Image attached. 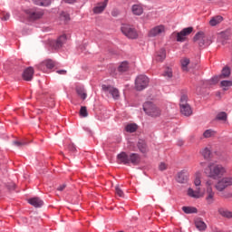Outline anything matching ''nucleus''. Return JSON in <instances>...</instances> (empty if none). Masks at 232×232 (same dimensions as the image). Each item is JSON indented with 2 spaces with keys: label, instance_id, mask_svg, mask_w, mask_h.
I'll return each mask as SVG.
<instances>
[{
  "label": "nucleus",
  "instance_id": "6ab92c4d",
  "mask_svg": "<svg viewBox=\"0 0 232 232\" xmlns=\"http://www.w3.org/2000/svg\"><path fill=\"white\" fill-rule=\"evenodd\" d=\"M66 41L67 36L65 34H63L62 36L58 37L57 41H55L53 44L54 49L62 48L63 44H64Z\"/></svg>",
  "mask_w": 232,
  "mask_h": 232
},
{
  "label": "nucleus",
  "instance_id": "ddd939ff",
  "mask_svg": "<svg viewBox=\"0 0 232 232\" xmlns=\"http://www.w3.org/2000/svg\"><path fill=\"white\" fill-rule=\"evenodd\" d=\"M34 67H27V69L23 72V80L25 82H31L32 79H34Z\"/></svg>",
  "mask_w": 232,
  "mask_h": 232
},
{
  "label": "nucleus",
  "instance_id": "f704fd0d",
  "mask_svg": "<svg viewBox=\"0 0 232 232\" xmlns=\"http://www.w3.org/2000/svg\"><path fill=\"white\" fill-rule=\"evenodd\" d=\"M163 77H164V78H169V79H170L171 77H173V72L171 71L170 68L167 67V68L164 70Z\"/></svg>",
  "mask_w": 232,
  "mask_h": 232
},
{
  "label": "nucleus",
  "instance_id": "9b49d317",
  "mask_svg": "<svg viewBox=\"0 0 232 232\" xmlns=\"http://www.w3.org/2000/svg\"><path fill=\"white\" fill-rule=\"evenodd\" d=\"M107 5H108V0H103V2H100L96 4L95 7H93L92 9L93 14H102L105 8H107Z\"/></svg>",
  "mask_w": 232,
  "mask_h": 232
},
{
  "label": "nucleus",
  "instance_id": "7ed1b4c3",
  "mask_svg": "<svg viewBox=\"0 0 232 232\" xmlns=\"http://www.w3.org/2000/svg\"><path fill=\"white\" fill-rule=\"evenodd\" d=\"M193 40L198 44L199 48H206L212 43L211 38L206 36L203 32L197 33Z\"/></svg>",
  "mask_w": 232,
  "mask_h": 232
},
{
  "label": "nucleus",
  "instance_id": "79ce46f5",
  "mask_svg": "<svg viewBox=\"0 0 232 232\" xmlns=\"http://www.w3.org/2000/svg\"><path fill=\"white\" fill-rule=\"evenodd\" d=\"M44 65H45V67L49 68L50 70H52L55 66L54 62H53L52 60L45 61Z\"/></svg>",
  "mask_w": 232,
  "mask_h": 232
},
{
  "label": "nucleus",
  "instance_id": "9d476101",
  "mask_svg": "<svg viewBox=\"0 0 232 232\" xmlns=\"http://www.w3.org/2000/svg\"><path fill=\"white\" fill-rule=\"evenodd\" d=\"M102 91L105 94H111L114 100L120 99V91L112 86L102 85Z\"/></svg>",
  "mask_w": 232,
  "mask_h": 232
},
{
  "label": "nucleus",
  "instance_id": "8fccbe9b",
  "mask_svg": "<svg viewBox=\"0 0 232 232\" xmlns=\"http://www.w3.org/2000/svg\"><path fill=\"white\" fill-rule=\"evenodd\" d=\"M65 187H66L65 184L60 185V186L57 188V190H58V191H63L64 188H65Z\"/></svg>",
  "mask_w": 232,
  "mask_h": 232
},
{
  "label": "nucleus",
  "instance_id": "4c0bfd02",
  "mask_svg": "<svg viewBox=\"0 0 232 232\" xmlns=\"http://www.w3.org/2000/svg\"><path fill=\"white\" fill-rule=\"evenodd\" d=\"M215 134H216V131H214L213 130H208L204 131L203 137L206 139H208L210 137H213Z\"/></svg>",
  "mask_w": 232,
  "mask_h": 232
},
{
  "label": "nucleus",
  "instance_id": "aec40b11",
  "mask_svg": "<svg viewBox=\"0 0 232 232\" xmlns=\"http://www.w3.org/2000/svg\"><path fill=\"white\" fill-rule=\"evenodd\" d=\"M180 112L186 117H189L193 114L190 105H180Z\"/></svg>",
  "mask_w": 232,
  "mask_h": 232
},
{
  "label": "nucleus",
  "instance_id": "f3484780",
  "mask_svg": "<svg viewBox=\"0 0 232 232\" xmlns=\"http://www.w3.org/2000/svg\"><path fill=\"white\" fill-rule=\"evenodd\" d=\"M27 201L30 205H32L35 208H42L44 204L43 200L40 199V198H29Z\"/></svg>",
  "mask_w": 232,
  "mask_h": 232
},
{
  "label": "nucleus",
  "instance_id": "3c124183",
  "mask_svg": "<svg viewBox=\"0 0 232 232\" xmlns=\"http://www.w3.org/2000/svg\"><path fill=\"white\" fill-rule=\"evenodd\" d=\"M62 18H64V20L67 21V20L70 19V16H69L67 14L63 13V14H62Z\"/></svg>",
  "mask_w": 232,
  "mask_h": 232
},
{
  "label": "nucleus",
  "instance_id": "a878e982",
  "mask_svg": "<svg viewBox=\"0 0 232 232\" xmlns=\"http://www.w3.org/2000/svg\"><path fill=\"white\" fill-rule=\"evenodd\" d=\"M196 227L198 231L203 232L207 229L206 223L203 222L201 219H197L195 222Z\"/></svg>",
  "mask_w": 232,
  "mask_h": 232
},
{
  "label": "nucleus",
  "instance_id": "20e7f679",
  "mask_svg": "<svg viewBox=\"0 0 232 232\" xmlns=\"http://www.w3.org/2000/svg\"><path fill=\"white\" fill-rule=\"evenodd\" d=\"M150 85V78L146 75H139L135 79V90L142 92Z\"/></svg>",
  "mask_w": 232,
  "mask_h": 232
},
{
  "label": "nucleus",
  "instance_id": "b1692460",
  "mask_svg": "<svg viewBox=\"0 0 232 232\" xmlns=\"http://www.w3.org/2000/svg\"><path fill=\"white\" fill-rule=\"evenodd\" d=\"M138 149L140 153H147L148 152V146L146 145L145 140H139L138 141Z\"/></svg>",
  "mask_w": 232,
  "mask_h": 232
},
{
  "label": "nucleus",
  "instance_id": "1a4fd4ad",
  "mask_svg": "<svg viewBox=\"0 0 232 232\" xmlns=\"http://www.w3.org/2000/svg\"><path fill=\"white\" fill-rule=\"evenodd\" d=\"M193 32L192 27L184 28L180 33H173V36L177 38V42L183 43L186 39L185 37Z\"/></svg>",
  "mask_w": 232,
  "mask_h": 232
},
{
  "label": "nucleus",
  "instance_id": "39448f33",
  "mask_svg": "<svg viewBox=\"0 0 232 232\" xmlns=\"http://www.w3.org/2000/svg\"><path fill=\"white\" fill-rule=\"evenodd\" d=\"M232 187V176L223 177L221 179L217 181L215 186L217 191L223 192L226 188Z\"/></svg>",
  "mask_w": 232,
  "mask_h": 232
},
{
  "label": "nucleus",
  "instance_id": "c85d7f7f",
  "mask_svg": "<svg viewBox=\"0 0 232 232\" xmlns=\"http://www.w3.org/2000/svg\"><path fill=\"white\" fill-rule=\"evenodd\" d=\"M181 209L186 214H197V208L194 207L184 206Z\"/></svg>",
  "mask_w": 232,
  "mask_h": 232
},
{
  "label": "nucleus",
  "instance_id": "de8ad7c7",
  "mask_svg": "<svg viewBox=\"0 0 232 232\" xmlns=\"http://www.w3.org/2000/svg\"><path fill=\"white\" fill-rule=\"evenodd\" d=\"M194 185L197 187V188L200 187L201 185L200 177L198 176L196 177V179H194Z\"/></svg>",
  "mask_w": 232,
  "mask_h": 232
},
{
  "label": "nucleus",
  "instance_id": "c756f323",
  "mask_svg": "<svg viewBox=\"0 0 232 232\" xmlns=\"http://www.w3.org/2000/svg\"><path fill=\"white\" fill-rule=\"evenodd\" d=\"M180 63H181V70H183V72H188V66L190 63V60L188 58L181 59Z\"/></svg>",
  "mask_w": 232,
  "mask_h": 232
},
{
  "label": "nucleus",
  "instance_id": "dca6fc26",
  "mask_svg": "<svg viewBox=\"0 0 232 232\" xmlns=\"http://www.w3.org/2000/svg\"><path fill=\"white\" fill-rule=\"evenodd\" d=\"M214 196H215V193L213 191V188H211V187L207 188L206 201L208 205L214 203Z\"/></svg>",
  "mask_w": 232,
  "mask_h": 232
},
{
  "label": "nucleus",
  "instance_id": "bb28decb",
  "mask_svg": "<svg viewBox=\"0 0 232 232\" xmlns=\"http://www.w3.org/2000/svg\"><path fill=\"white\" fill-rule=\"evenodd\" d=\"M132 14L138 16L142 15L143 14L142 6L139 5H132Z\"/></svg>",
  "mask_w": 232,
  "mask_h": 232
},
{
  "label": "nucleus",
  "instance_id": "603ef678",
  "mask_svg": "<svg viewBox=\"0 0 232 232\" xmlns=\"http://www.w3.org/2000/svg\"><path fill=\"white\" fill-rule=\"evenodd\" d=\"M57 73L60 74V75H65V73H67V71H65V70H58Z\"/></svg>",
  "mask_w": 232,
  "mask_h": 232
},
{
  "label": "nucleus",
  "instance_id": "a211bd4d",
  "mask_svg": "<svg viewBox=\"0 0 232 232\" xmlns=\"http://www.w3.org/2000/svg\"><path fill=\"white\" fill-rule=\"evenodd\" d=\"M140 162V157L139 154L136 153H130L129 158V164H132L133 166H138V164Z\"/></svg>",
  "mask_w": 232,
  "mask_h": 232
},
{
  "label": "nucleus",
  "instance_id": "0eeeda50",
  "mask_svg": "<svg viewBox=\"0 0 232 232\" xmlns=\"http://www.w3.org/2000/svg\"><path fill=\"white\" fill-rule=\"evenodd\" d=\"M24 14L27 16V19H29L31 22L39 20L44 14L42 10L36 9H26L24 10Z\"/></svg>",
  "mask_w": 232,
  "mask_h": 232
},
{
  "label": "nucleus",
  "instance_id": "423d86ee",
  "mask_svg": "<svg viewBox=\"0 0 232 232\" xmlns=\"http://www.w3.org/2000/svg\"><path fill=\"white\" fill-rule=\"evenodd\" d=\"M121 32L130 39L138 38V32L130 24H122V26H121Z\"/></svg>",
  "mask_w": 232,
  "mask_h": 232
},
{
  "label": "nucleus",
  "instance_id": "13d9d810",
  "mask_svg": "<svg viewBox=\"0 0 232 232\" xmlns=\"http://www.w3.org/2000/svg\"><path fill=\"white\" fill-rule=\"evenodd\" d=\"M207 185H208V187L211 185V183H209V181H207Z\"/></svg>",
  "mask_w": 232,
  "mask_h": 232
},
{
  "label": "nucleus",
  "instance_id": "412c9836",
  "mask_svg": "<svg viewBox=\"0 0 232 232\" xmlns=\"http://www.w3.org/2000/svg\"><path fill=\"white\" fill-rule=\"evenodd\" d=\"M222 22H223V16L217 15V16L211 17V19L208 22V24L211 26H217L218 24H220V23Z\"/></svg>",
  "mask_w": 232,
  "mask_h": 232
},
{
  "label": "nucleus",
  "instance_id": "6e6552de",
  "mask_svg": "<svg viewBox=\"0 0 232 232\" xmlns=\"http://www.w3.org/2000/svg\"><path fill=\"white\" fill-rule=\"evenodd\" d=\"M166 33V27L163 24H159L157 26H154L149 31V37L150 38H155L158 36H162V34H165Z\"/></svg>",
  "mask_w": 232,
  "mask_h": 232
},
{
  "label": "nucleus",
  "instance_id": "e433bc0d",
  "mask_svg": "<svg viewBox=\"0 0 232 232\" xmlns=\"http://www.w3.org/2000/svg\"><path fill=\"white\" fill-rule=\"evenodd\" d=\"M128 68H129L128 63L122 62V63H121L120 67H118V72H124L128 70Z\"/></svg>",
  "mask_w": 232,
  "mask_h": 232
},
{
  "label": "nucleus",
  "instance_id": "473e14b6",
  "mask_svg": "<svg viewBox=\"0 0 232 232\" xmlns=\"http://www.w3.org/2000/svg\"><path fill=\"white\" fill-rule=\"evenodd\" d=\"M230 74L231 71L229 70V68L224 67V69H222V73L221 76H219V78H228Z\"/></svg>",
  "mask_w": 232,
  "mask_h": 232
},
{
  "label": "nucleus",
  "instance_id": "a18cd8bd",
  "mask_svg": "<svg viewBox=\"0 0 232 232\" xmlns=\"http://www.w3.org/2000/svg\"><path fill=\"white\" fill-rule=\"evenodd\" d=\"M167 169H168V164L167 163L160 162V164H159V170L165 171Z\"/></svg>",
  "mask_w": 232,
  "mask_h": 232
},
{
  "label": "nucleus",
  "instance_id": "5fc2aeb1",
  "mask_svg": "<svg viewBox=\"0 0 232 232\" xmlns=\"http://www.w3.org/2000/svg\"><path fill=\"white\" fill-rule=\"evenodd\" d=\"M63 1L67 4H74L77 0H63Z\"/></svg>",
  "mask_w": 232,
  "mask_h": 232
},
{
  "label": "nucleus",
  "instance_id": "f8f14e48",
  "mask_svg": "<svg viewBox=\"0 0 232 232\" xmlns=\"http://www.w3.org/2000/svg\"><path fill=\"white\" fill-rule=\"evenodd\" d=\"M187 195L191 198L196 199L201 198L203 197V193H201L200 188H197L196 190L193 188H188V190H187Z\"/></svg>",
  "mask_w": 232,
  "mask_h": 232
},
{
  "label": "nucleus",
  "instance_id": "c9c22d12",
  "mask_svg": "<svg viewBox=\"0 0 232 232\" xmlns=\"http://www.w3.org/2000/svg\"><path fill=\"white\" fill-rule=\"evenodd\" d=\"M232 86V82L231 81H222L221 82V87H223V90L226 92L228 90L229 87Z\"/></svg>",
  "mask_w": 232,
  "mask_h": 232
},
{
  "label": "nucleus",
  "instance_id": "7c9ffc66",
  "mask_svg": "<svg viewBox=\"0 0 232 232\" xmlns=\"http://www.w3.org/2000/svg\"><path fill=\"white\" fill-rule=\"evenodd\" d=\"M137 129H138V126L135 123L128 124L125 127V130L128 131L129 133L135 132Z\"/></svg>",
  "mask_w": 232,
  "mask_h": 232
},
{
  "label": "nucleus",
  "instance_id": "72a5a7b5",
  "mask_svg": "<svg viewBox=\"0 0 232 232\" xmlns=\"http://www.w3.org/2000/svg\"><path fill=\"white\" fill-rule=\"evenodd\" d=\"M216 121H227V113L224 111L218 112V114H217V116H216Z\"/></svg>",
  "mask_w": 232,
  "mask_h": 232
},
{
  "label": "nucleus",
  "instance_id": "680f3d73",
  "mask_svg": "<svg viewBox=\"0 0 232 232\" xmlns=\"http://www.w3.org/2000/svg\"><path fill=\"white\" fill-rule=\"evenodd\" d=\"M121 232H123V231H121Z\"/></svg>",
  "mask_w": 232,
  "mask_h": 232
},
{
  "label": "nucleus",
  "instance_id": "f03ea898",
  "mask_svg": "<svg viewBox=\"0 0 232 232\" xmlns=\"http://www.w3.org/2000/svg\"><path fill=\"white\" fill-rule=\"evenodd\" d=\"M143 111L146 115L151 118H158L161 115L162 111L157 105H155L152 102H146L143 104Z\"/></svg>",
  "mask_w": 232,
  "mask_h": 232
},
{
  "label": "nucleus",
  "instance_id": "393cba45",
  "mask_svg": "<svg viewBox=\"0 0 232 232\" xmlns=\"http://www.w3.org/2000/svg\"><path fill=\"white\" fill-rule=\"evenodd\" d=\"M199 153L201 156H203L204 159L208 160L211 156V148L206 147L203 150H199Z\"/></svg>",
  "mask_w": 232,
  "mask_h": 232
},
{
  "label": "nucleus",
  "instance_id": "4d7b16f0",
  "mask_svg": "<svg viewBox=\"0 0 232 232\" xmlns=\"http://www.w3.org/2000/svg\"><path fill=\"white\" fill-rule=\"evenodd\" d=\"M9 189H14V183H12V184L10 185Z\"/></svg>",
  "mask_w": 232,
  "mask_h": 232
},
{
  "label": "nucleus",
  "instance_id": "864d4df0",
  "mask_svg": "<svg viewBox=\"0 0 232 232\" xmlns=\"http://www.w3.org/2000/svg\"><path fill=\"white\" fill-rule=\"evenodd\" d=\"M68 150H69L70 151L74 152V151H75V146L72 145V144H71V145L68 146Z\"/></svg>",
  "mask_w": 232,
  "mask_h": 232
},
{
  "label": "nucleus",
  "instance_id": "ea45409f",
  "mask_svg": "<svg viewBox=\"0 0 232 232\" xmlns=\"http://www.w3.org/2000/svg\"><path fill=\"white\" fill-rule=\"evenodd\" d=\"M180 106H189L188 104V95L183 94L180 98Z\"/></svg>",
  "mask_w": 232,
  "mask_h": 232
},
{
  "label": "nucleus",
  "instance_id": "bf43d9fd",
  "mask_svg": "<svg viewBox=\"0 0 232 232\" xmlns=\"http://www.w3.org/2000/svg\"><path fill=\"white\" fill-rule=\"evenodd\" d=\"M183 145V141H180V146Z\"/></svg>",
  "mask_w": 232,
  "mask_h": 232
},
{
  "label": "nucleus",
  "instance_id": "58836bf2",
  "mask_svg": "<svg viewBox=\"0 0 232 232\" xmlns=\"http://www.w3.org/2000/svg\"><path fill=\"white\" fill-rule=\"evenodd\" d=\"M220 78H223V77H220V76H214L211 78V80H209L208 82V83L209 85H214V84H217L219 81H220Z\"/></svg>",
  "mask_w": 232,
  "mask_h": 232
},
{
  "label": "nucleus",
  "instance_id": "49530a36",
  "mask_svg": "<svg viewBox=\"0 0 232 232\" xmlns=\"http://www.w3.org/2000/svg\"><path fill=\"white\" fill-rule=\"evenodd\" d=\"M13 145L16 146L17 148H22L26 146V142L24 141H13Z\"/></svg>",
  "mask_w": 232,
  "mask_h": 232
},
{
  "label": "nucleus",
  "instance_id": "c03bdc74",
  "mask_svg": "<svg viewBox=\"0 0 232 232\" xmlns=\"http://www.w3.org/2000/svg\"><path fill=\"white\" fill-rule=\"evenodd\" d=\"M80 115L83 118L88 117L87 107H81Z\"/></svg>",
  "mask_w": 232,
  "mask_h": 232
},
{
  "label": "nucleus",
  "instance_id": "5701e85b",
  "mask_svg": "<svg viewBox=\"0 0 232 232\" xmlns=\"http://www.w3.org/2000/svg\"><path fill=\"white\" fill-rule=\"evenodd\" d=\"M166 59V51L165 49H160L159 52L156 53V61L158 63H162Z\"/></svg>",
  "mask_w": 232,
  "mask_h": 232
},
{
  "label": "nucleus",
  "instance_id": "4be33fe9",
  "mask_svg": "<svg viewBox=\"0 0 232 232\" xmlns=\"http://www.w3.org/2000/svg\"><path fill=\"white\" fill-rule=\"evenodd\" d=\"M218 214H219V216H221L222 218H225L227 219L232 218V212L226 208H219Z\"/></svg>",
  "mask_w": 232,
  "mask_h": 232
},
{
  "label": "nucleus",
  "instance_id": "37998d69",
  "mask_svg": "<svg viewBox=\"0 0 232 232\" xmlns=\"http://www.w3.org/2000/svg\"><path fill=\"white\" fill-rule=\"evenodd\" d=\"M0 16H1L2 21H8L9 18L11 17V14H9V13H6V12H2Z\"/></svg>",
  "mask_w": 232,
  "mask_h": 232
},
{
  "label": "nucleus",
  "instance_id": "2f4dec72",
  "mask_svg": "<svg viewBox=\"0 0 232 232\" xmlns=\"http://www.w3.org/2000/svg\"><path fill=\"white\" fill-rule=\"evenodd\" d=\"M77 94L81 97V99L85 100L87 98V93L82 87H77Z\"/></svg>",
  "mask_w": 232,
  "mask_h": 232
},
{
  "label": "nucleus",
  "instance_id": "a19ab883",
  "mask_svg": "<svg viewBox=\"0 0 232 232\" xmlns=\"http://www.w3.org/2000/svg\"><path fill=\"white\" fill-rule=\"evenodd\" d=\"M115 193H116V196H118L120 198H123V191L121 188L120 185H116V187H115Z\"/></svg>",
  "mask_w": 232,
  "mask_h": 232
},
{
  "label": "nucleus",
  "instance_id": "09e8293b",
  "mask_svg": "<svg viewBox=\"0 0 232 232\" xmlns=\"http://www.w3.org/2000/svg\"><path fill=\"white\" fill-rule=\"evenodd\" d=\"M220 36H221V38H224L225 40H227V39H228V37H229V33L227 32V31L222 32V33L220 34Z\"/></svg>",
  "mask_w": 232,
  "mask_h": 232
},
{
  "label": "nucleus",
  "instance_id": "f257e3e1",
  "mask_svg": "<svg viewBox=\"0 0 232 232\" xmlns=\"http://www.w3.org/2000/svg\"><path fill=\"white\" fill-rule=\"evenodd\" d=\"M226 167H224L221 164L216 163H209L208 167H207L206 169L204 170V173L207 175V177L214 180L221 179L224 176V174H226Z\"/></svg>",
  "mask_w": 232,
  "mask_h": 232
},
{
  "label": "nucleus",
  "instance_id": "6e6d98bb",
  "mask_svg": "<svg viewBox=\"0 0 232 232\" xmlns=\"http://www.w3.org/2000/svg\"><path fill=\"white\" fill-rule=\"evenodd\" d=\"M111 14H112L113 17H117V15H118L117 10H113Z\"/></svg>",
  "mask_w": 232,
  "mask_h": 232
},
{
  "label": "nucleus",
  "instance_id": "052dcab7",
  "mask_svg": "<svg viewBox=\"0 0 232 232\" xmlns=\"http://www.w3.org/2000/svg\"><path fill=\"white\" fill-rule=\"evenodd\" d=\"M216 232H221V230H216Z\"/></svg>",
  "mask_w": 232,
  "mask_h": 232
},
{
  "label": "nucleus",
  "instance_id": "cd10ccee",
  "mask_svg": "<svg viewBox=\"0 0 232 232\" xmlns=\"http://www.w3.org/2000/svg\"><path fill=\"white\" fill-rule=\"evenodd\" d=\"M33 4L35 5H40V6H49L50 4L52 3L50 0H32Z\"/></svg>",
  "mask_w": 232,
  "mask_h": 232
},
{
  "label": "nucleus",
  "instance_id": "4468645a",
  "mask_svg": "<svg viewBox=\"0 0 232 232\" xmlns=\"http://www.w3.org/2000/svg\"><path fill=\"white\" fill-rule=\"evenodd\" d=\"M188 174L187 170H181L180 172L177 173L176 180L179 184H185L188 182Z\"/></svg>",
  "mask_w": 232,
  "mask_h": 232
},
{
  "label": "nucleus",
  "instance_id": "2eb2a0df",
  "mask_svg": "<svg viewBox=\"0 0 232 232\" xmlns=\"http://www.w3.org/2000/svg\"><path fill=\"white\" fill-rule=\"evenodd\" d=\"M118 163L128 165L130 164V155L126 154V152H121L117 156Z\"/></svg>",
  "mask_w": 232,
  "mask_h": 232
}]
</instances>
